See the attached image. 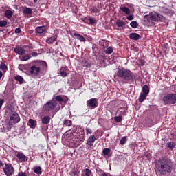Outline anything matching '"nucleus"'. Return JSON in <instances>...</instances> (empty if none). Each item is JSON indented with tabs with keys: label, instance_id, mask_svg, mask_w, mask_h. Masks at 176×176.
<instances>
[{
	"label": "nucleus",
	"instance_id": "obj_57",
	"mask_svg": "<svg viewBox=\"0 0 176 176\" xmlns=\"http://www.w3.org/2000/svg\"><path fill=\"white\" fill-rule=\"evenodd\" d=\"M102 176H109L108 173H104L103 174H102Z\"/></svg>",
	"mask_w": 176,
	"mask_h": 176
},
{
	"label": "nucleus",
	"instance_id": "obj_55",
	"mask_svg": "<svg viewBox=\"0 0 176 176\" xmlns=\"http://www.w3.org/2000/svg\"><path fill=\"white\" fill-rule=\"evenodd\" d=\"M3 76V73L2 71H0V79H2V77Z\"/></svg>",
	"mask_w": 176,
	"mask_h": 176
},
{
	"label": "nucleus",
	"instance_id": "obj_24",
	"mask_svg": "<svg viewBox=\"0 0 176 176\" xmlns=\"http://www.w3.org/2000/svg\"><path fill=\"white\" fill-rule=\"evenodd\" d=\"M74 36H76L78 41H80V42H85L86 41V38L83 37L82 35H80L78 33H74Z\"/></svg>",
	"mask_w": 176,
	"mask_h": 176
},
{
	"label": "nucleus",
	"instance_id": "obj_25",
	"mask_svg": "<svg viewBox=\"0 0 176 176\" xmlns=\"http://www.w3.org/2000/svg\"><path fill=\"white\" fill-rule=\"evenodd\" d=\"M124 115V111H121L120 114L119 115V116H116L114 118V120H116V122L117 123H120V122H122V116Z\"/></svg>",
	"mask_w": 176,
	"mask_h": 176
},
{
	"label": "nucleus",
	"instance_id": "obj_6",
	"mask_svg": "<svg viewBox=\"0 0 176 176\" xmlns=\"http://www.w3.org/2000/svg\"><path fill=\"white\" fill-rule=\"evenodd\" d=\"M164 105H173L176 104V94H168L163 98Z\"/></svg>",
	"mask_w": 176,
	"mask_h": 176
},
{
	"label": "nucleus",
	"instance_id": "obj_58",
	"mask_svg": "<svg viewBox=\"0 0 176 176\" xmlns=\"http://www.w3.org/2000/svg\"><path fill=\"white\" fill-rule=\"evenodd\" d=\"M131 148L133 149V151H134V146H133V145H131Z\"/></svg>",
	"mask_w": 176,
	"mask_h": 176
},
{
	"label": "nucleus",
	"instance_id": "obj_20",
	"mask_svg": "<svg viewBox=\"0 0 176 176\" xmlns=\"http://www.w3.org/2000/svg\"><path fill=\"white\" fill-rule=\"evenodd\" d=\"M28 124L31 129H35L36 127V121L30 119Z\"/></svg>",
	"mask_w": 176,
	"mask_h": 176
},
{
	"label": "nucleus",
	"instance_id": "obj_28",
	"mask_svg": "<svg viewBox=\"0 0 176 176\" xmlns=\"http://www.w3.org/2000/svg\"><path fill=\"white\" fill-rule=\"evenodd\" d=\"M0 28H8V21L1 20L0 21Z\"/></svg>",
	"mask_w": 176,
	"mask_h": 176
},
{
	"label": "nucleus",
	"instance_id": "obj_59",
	"mask_svg": "<svg viewBox=\"0 0 176 176\" xmlns=\"http://www.w3.org/2000/svg\"><path fill=\"white\" fill-rule=\"evenodd\" d=\"M23 67V65H19V68H21Z\"/></svg>",
	"mask_w": 176,
	"mask_h": 176
},
{
	"label": "nucleus",
	"instance_id": "obj_17",
	"mask_svg": "<svg viewBox=\"0 0 176 176\" xmlns=\"http://www.w3.org/2000/svg\"><path fill=\"white\" fill-rule=\"evenodd\" d=\"M16 157L21 160V162H27V156L23 154V153H18L16 154Z\"/></svg>",
	"mask_w": 176,
	"mask_h": 176
},
{
	"label": "nucleus",
	"instance_id": "obj_11",
	"mask_svg": "<svg viewBox=\"0 0 176 176\" xmlns=\"http://www.w3.org/2000/svg\"><path fill=\"white\" fill-rule=\"evenodd\" d=\"M87 107L91 108H97L98 107V100L96 98H91L87 102Z\"/></svg>",
	"mask_w": 176,
	"mask_h": 176
},
{
	"label": "nucleus",
	"instance_id": "obj_1",
	"mask_svg": "<svg viewBox=\"0 0 176 176\" xmlns=\"http://www.w3.org/2000/svg\"><path fill=\"white\" fill-rule=\"evenodd\" d=\"M174 164L173 161L168 157H162L160 160L156 162L155 168L161 175H167L173 172Z\"/></svg>",
	"mask_w": 176,
	"mask_h": 176
},
{
	"label": "nucleus",
	"instance_id": "obj_33",
	"mask_svg": "<svg viewBox=\"0 0 176 176\" xmlns=\"http://www.w3.org/2000/svg\"><path fill=\"white\" fill-rule=\"evenodd\" d=\"M15 80L19 82L20 85L24 82V78L21 76H16L14 77Z\"/></svg>",
	"mask_w": 176,
	"mask_h": 176
},
{
	"label": "nucleus",
	"instance_id": "obj_21",
	"mask_svg": "<svg viewBox=\"0 0 176 176\" xmlns=\"http://www.w3.org/2000/svg\"><path fill=\"white\" fill-rule=\"evenodd\" d=\"M175 142H168L166 143V148H168V149H170V151H173V149H174V148H175Z\"/></svg>",
	"mask_w": 176,
	"mask_h": 176
},
{
	"label": "nucleus",
	"instance_id": "obj_9",
	"mask_svg": "<svg viewBox=\"0 0 176 176\" xmlns=\"http://www.w3.org/2000/svg\"><path fill=\"white\" fill-rule=\"evenodd\" d=\"M21 120L20 116L17 112H12L10 116V124H16L19 123Z\"/></svg>",
	"mask_w": 176,
	"mask_h": 176
},
{
	"label": "nucleus",
	"instance_id": "obj_12",
	"mask_svg": "<svg viewBox=\"0 0 176 176\" xmlns=\"http://www.w3.org/2000/svg\"><path fill=\"white\" fill-rule=\"evenodd\" d=\"M46 31V26H38L35 28V33L36 35H39L41 36V35Z\"/></svg>",
	"mask_w": 176,
	"mask_h": 176
},
{
	"label": "nucleus",
	"instance_id": "obj_56",
	"mask_svg": "<svg viewBox=\"0 0 176 176\" xmlns=\"http://www.w3.org/2000/svg\"><path fill=\"white\" fill-rule=\"evenodd\" d=\"M85 66L89 67H90V63H85Z\"/></svg>",
	"mask_w": 176,
	"mask_h": 176
},
{
	"label": "nucleus",
	"instance_id": "obj_18",
	"mask_svg": "<svg viewBox=\"0 0 176 176\" xmlns=\"http://www.w3.org/2000/svg\"><path fill=\"white\" fill-rule=\"evenodd\" d=\"M130 39H132L133 41H138L141 36L138 33H131L129 35Z\"/></svg>",
	"mask_w": 176,
	"mask_h": 176
},
{
	"label": "nucleus",
	"instance_id": "obj_54",
	"mask_svg": "<svg viewBox=\"0 0 176 176\" xmlns=\"http://www.w3.org/2000/svg\"><path fill=\"white\" fill-rule=\"evenodd\" d=\"M3 166H5V164H3V162H2V161L0 160V168H2Z\"/></svg>",
	"mask_w": 176,
	"mask_h": 176
},
{
	"label": "nucleus",
	"instance_id": "obj_10",
	"mask_svg": "<svg viewBox=\"0 0 176 176\" xmlns=\"http://www.w3.org/2000/svg\"><path fill=\"white\" fill-rule=\"evenodd\" d=\"M29 73L33 76H38L41 74V67L39 66L33 65L30 68Z\"/></svg>",
	"mask_w": 176,
	"mask_h": 176
},
{
	"label": "nucleus",
	"instance_id": "obj_50",
	"mask_svg": "<svg viewBox=\"0 0 176 176\" xmlns=\"http://www.w3.org/2000/svg\"><path fill=\"white\" fill-rule=\"evenodd\" d=\"M20 32H21V29L20 28L15 29V34H20Z\"/></svg>",
	"mask_w": 176,
	"mask_h": 176
},
{
	"label": "nucleus",
	"instance_id": "obj_14",
	"mask_svg": "<svg viewBox=\"0 0 176 176\" xmlns=\"http://www.w3.org/2000/svg\"><path fill=\"white\" fill-rule=\"evenodd\" d=\"M94 142H96V136L94 135H91L87 141V145L89 146H93L94 145Z\"/></svg>",
	"mask_w": 176,
	"mask_h": 176
},
{
	"label": "nucleus",
	"instance_id": "obj_62",
	"mask_svg": "<svg viewBox=\"0 0 176 176\" xmlns=\"http://www.w3.org/2000/svg\"><path fill=\"white\" fill-rule=\"evenodd\" d=\"M0 32H3V30L0 29Z\"/></svg>",
	"mask_w": 176,
	"mask_h": 176
},
{
	"label": "nucleus",
	"instance_id": "obj_8",
	"mask_svg": "<svg viewBox=\"0 0 176 176\" xmlns=\"http://www.w3.org/2000/svg\"><path fill=\"white\" fill-rule=\"evenodd\" d=\"M3 171L6 176H13L14 174V167L12 164H4L3 166Z\"/></svg>",
	"mask_w": 176,
	"mask_h": 176
},
{
	"label": "nucleus",
	"instance_id": "obj_37",
	"mask_svg": "<svg viewBox=\"0 0 176 176\" xmlns=\"http://www.w3.org/2000/svg\"><path fill=\"white\" fill-rule=\"evenodd\" d=\"M106 54H112L113 53V47H109L106 49L105 50Z\"/></svg>",
	"mask_w": 176,
	"mask_h": 176
},
{
	"label": "nucleus",
	"instance_id": "obj_48",
	"mask_svg": "<svg viewBox=\"0 0 176 176\" xmlns=\"http://www.w3.org/2000/svg\"><path fill=\"white\" fill-rule=\"evenodd\" d=\"M126 19H127V20H130V21L134 20V15L131 14V15L126 16Z\"/></svg>",
	"mask_w": 176,
	"mask_h": 176
},
{
	"label": "nucleus",
	"instance_id": "obj_32",
	"mask_svg": "<svg viewBox=\"0 0 176 176\" xmlns=\"http://www.w3.org/2000/svg\"><path fill=\"white\" fill-rule=\"evenodd\" d=\"M25 14H32V9L31 8L25 7L23 10Z\"/></svg>",
	"mask_w": 176,
	"mask_h": 176
},
{
	"label": "nucleus",
	"instance_id": "obj_5",
	"mask_svg": "<svg viewBox=\"0 0 176 176\" xmlns=\"http://www.w3.org/2000/svg\"><path fill=\"white\" fill-rule=\"evenodd\" d=\"M164 20H166V18L157 12H152L149 14L144 16V21H148V23H152L153 21L163 22Z\"/></svg>",
	"mask_w": 176,
	"mask_h": 176
},
{
	"label": "nucleus",
	"instance_id": "obj_30",
	"mask_svg": "<svg viewBox=\"0 0 176 176\" xmlns=\"http://www.w3.org/2000/svg\"><path fill=\"white\" fill-rule=\"evenodd\" d=\"M146 97H148V95H146L145 94H140L139 96V102H144V100H146Z\"/></svg>",
	"mask_w": 176,
	"mask_h": 176
},
{
	"label": "nucleus",
	"instance_id": "obj_34",
	"mask_svg": "<svg viewBox=\"0 0 176 176\" xmlns=\"http://www.w3.org/2000/svg\"><path fill=\"white\" fill-rule=\"evenodd\" d=\"M92 174H93V173L91 172V170H90L89 168H85L84 170V175L85 176H91Z\"/></svg>",
	"mask_w": 176,
	"mask_h": 176
},
{
	"label": "nucleus",
	"instance_id": "obj_40",
	"mask_svg": "<svg viewBox=\"0 0 176 176\" xmlns=\"http://www.w3.org/2000/svg\"><path fill=\"white\" fill-rule=\"evenodd\" d=\"M64 124L66 126V127H71L72 126V122L71 120H65Z\"/></svg>",
	"mask_w": 176,
	"mask_h": 176
},
{
	"label": "nucleus",
	"instance_id": "obj_49",
	"mask_svg": "<svg viewBox=\"0 0 176 176\" xmlns=\"http://www.w3.org/2000/svg\"><path fill=\"white\" fill-rule=\"evenodd\" d=\"M18 176H27V173L25 172H19Z\"/></svg>",
	"mask_w": 176,
	"mask_h": 176
},
{
	"label": "nucleus",
	"instance_id": "obj_42",
	"mask_svg": "<svg viewBox=\"0 0 176 176\" xmlns=\"http://www.w3.org/2000/svg\"><path fill=\"white\" fill-rule=\"evenodd\" d=\"M14 125V124H10V122H9L8 124H7L6 126V130H8V131H10L12 130V127Z\"/></svg>",
	"mask_w": 176,
	"mask_h": 176
},
{
	"label": "nucleus",
	"instance_id": "obj_45",
	"mask_svg": "<svg viewBox=\"0 0 176 176\" xmlns=\"http://www.w3.org/2000/svg\"><path fill=\"white\" fill-rule=\"evenodd\" d=\"M96 22V19L94 18H89V24H91V25H94Z\"/></svg>",
	"mask_w": 176,
	"mask_h": 176
},
{
	"label": "nucleus",
	"instance_id": "obj_52",
	"mask_svg": "<svg viewBox=\"0 0 176 176\" xmlns=\"http://www.w3.org/2000/svg\"><path fill=\"white\" fill-rule=\"evenodd\" d=\"M3 102H5V100L3 99H0V109L2 108V105H3Z\"/></svg>",
	"mask_w": 176,
	"mask_h": 176
},
{
	"label": "nucleus",
	"instance_id": "obj_13",
	"mask_svg": "<svg viewBox=\"0 0 176 176\" xmlns=\"http://www.w3.org/2000/svg\"><path fill=\"white\" fill-rule=\"evenodd\" d=\"M68 67H62L60 69V76L63 78H65L66 76H68Z\"/></svg>",
	"mask_w": 176,
	"mask_h": 176
},
{
	"label": "nucleus",
	"instance_id": "obj_41",
	"mask_svg": "<svg viewBox=\"0 0 176 176\" xmlns=\"http://www.w3.org/2000/svg\"><path fill=\"white\" fill-rule=\"evenodd\" d=\"M31 58V55H24L22 56V61H28Z\"/></svg>",
	"mask_w": 176,
	"mask_h": 176
},
{
	"label": "nucleus",
	"instance_id": "obj_61",
	"mask_svg": "<svg viewBox=\"0 0 176 176\" xmlns=\"http://www.w3.org/2000/svg\"><path fill=\"white\" fill-rule=\"evenodd\" d=\"M34 2L36 3V2H38V0H34Z\"/></svg>",
	"mask_w": 176,
	"mask_h": 176
},
{
	"label": "nucleus",
	"instance_id": "obj_43",
	"mask_svg": "<svg viewBox=\"0 0 176 176\" xmlns=\"http://www.w3.org/2000/svg\"><path fill=\"white\" fill-rule=\"evenodd\" d=\"M90 11L93 12L95 14H97L98 13V9H97L96 7L93 6L90 8Z\"/></svg>",
	"mask_w": 176,
	"mask_h": 176
},
{
	"label": "nucleus",
	"instance_id": "obj_31",
	"mask_svg": "<svg viewBox=\"0 0 176 176\" xmlns=\"http://www.w3.org/2000/svg\"><path fill=\"white\" fill-rule=\"evenodd\" d=\"M100 46H103V47H108V45H109V41L102 40L99 42Z\"/></svg>",
	"mask_w": 176,
	"mask_h": 176
},
{
	"label": "nucleus",
	"instance_id": "obj_23",
	"mask_svg": "<svg viewBox=\"0 0 176 176\" xmlns=\"http://www.w3.org/2000/svg\"><path fill=\"white\" fill-rule=\"evenodd\" d=\"M142 91L143 94L148 96V94H149V87H148L146 85H144L142 88Z\"/></svg>",
	"mask_w": 176,
	"mask_h": 176
},
{
	"label": "nucleus",
	"instance_id": "obj_46",
	"mask_svg": "<svg viewBox=\"0 0 176 176\" xmlns=\"http://www.w3.org/2000/svg\"><path fill=\"white\" fill-rule=\"evenodd\" d=\"M70 175H72V176H79V173L77 170H72L70 173Z\"/></svg>",
	"mask_w": 176,
	"mask_h": 176
},
{
	"label": "nucleus",
	"instance_id": "obj_4",
	"mask_svg": "<svg viewBox=\"0 0 176 176\" xmlns=\"http://www.w3.org/2000/svg\"><path fill=\"white\" fill-rule=\"evenodd\" d=\"M60 109H61V107H60V104H58L54 99L48 101L43 107V112H50V111H54L55 113H57Z\"/></svg>",
	"mask_w": 176,
	"mask_h": 176
},
{
	"label": "nucleus",
	"instance_id": "obj_53",
	"mask_svg": "<svg viewBox=\"0 0 176 176\" xmlns=\"http://www.w3.org/2000/svg\"><path fill=\"white\" fill-rule=\"evenodd\" d=\"M32 56L33 57H37L38 56V52H32Z\"/></svg>",
	"mask_w": 176,
	"mask_h": 176
},
{
	"label": "nucleus",
	"instance_id": "obj_39",
	"mask_svg": "<svg viewBox=\"0 0 176 176\" xmlns=\"http://www.w3.org/2000/svg\"><path fill=\"white\" fill-rule=\"evenodd\" d=\"M130 25L132 28H137V27H138V23L135 21H133L131 22Z\"/></svg>",
	"mask_w": 176,
	"mask_h": 176
},
{
	"label": "nucleus",
	"instance_id": "obj_44",
	"mask_svg": "<svg viewBox=\"0 0 176 176\" xmlns=\"http://www.w3.org/2000/svg\"><path fill=\"white\" fill-rule=\"evenodd\" d=\"M39 65H43V67H45V68H47V63L45 60L40 61Z\"/></svg>",
	"mask_w": 176,
	"mask_h": 176
},
{
	"label": "nucleus",
	"instance_id": "obj_47",
	"mask_svg": "<svg viewBox=\"0 0 176 176\" xmlns=\"http://www.w3.org/2000/svg\"><path fill=\"white\" fill-rule=\"evenodd\" d=\"M85 130H86L87 134H92V133H93V131L91 129H90L89 128L87 127L85 129Z\"/></svg>",
	"mask_w": 176,
	"mask_h": 176
},
{
	"label": "nucleus",
	"instance_id": "obj_51",
	"mask_svg": "<svg viewBox=\"0 0 176 176\" xmlns=\"http://www.w3.org/2000/svg\"><path fill=\"white\" fill-rule=\"evenodd\" d=\"M82 21H83L84 23H86V24H89V19L85 18V19L82 20Z\"/></svg>",
	"mask_w": 176,
	"mask_h": 176
},
{
	"label": "nucleus",
	"instance_id": "obj_26",
	"mask_svg": "<svg viewBox=\"0 0 176 176\" xmlns=\"http://www.w3.org/2000/svg\"><path fill=\"white\" fill-rule=\"evenodd\" d=\"M116 25L118 28H122L124 25V21L120 19L117 20V21L116 22Z\"/></svg>",
	"mask_w": 176,
	"mask_h": 176
},
{
	"label": "nucleus",
	"instance_id": "obj_16",
	"mask_svg": "<svg viewBox=\"0 0 176 176\" xmlns=\"http://www.w3.org/2000/svg\"><path fill=\"white\" fill-rule=\"evenodd\" d=\"M14 52L19 54V56H23V54H25V50L23 47H15Z\"/></svg>",
	"mask_w": 176,
	"mask_h": 176
},
{
	"label": "nucleus",
	"instance_id": "obj_2",
	"mask_svg": "<svg viewBox=\"0 0 176 176\" xmlns=\"http://www.w3.org/2000/svg\"><path fill=\"white\" fill-rule=\"evenodd\" d=\"M81 142L82 140H80L78 133L76 132H67V133L63 134L62 137V142L63 145H66V146L76 147Z\"/></svg>",
	"mask_w": 176,
	"mask_h": 176
},
{
	"label": "nucleus",
	"instance_id": "obj_19",
	"mask_svg": "<svg viewBox=\"0 0 176 176\" xmlns=\"http://www.w3.org/2000/svg\"><path fill=\"white\" fill-rule=\"evenodd\" d=\"M41 122L43 124H49L50 123V116H44L41 120Z\"/></svg>",
	"mask_w": 176,
	"mask_h": 176
},
{
	"label": "nucleus",
	"instance_id": "obj_36",
	"mask_svg": "<svg viewBox=\"0 0 176 176\" xmlns=\"http://www.w3.org/2000/svg\"><path fill=\"white\" fill-rule=\"evenodd\" d=\"M120 9H121L122 12H123V13H125L126 14H130V9H129V8L122 7Z\"/></svg>",
	"mask_w": 176,
	"mask_h": 176
},
{
	"label": "nucleus",
	"instance_id": "obj_15",
	"mask_svg": "<svg viewBox=\"0 0 176 176\" xmlns=\"http://www.w3.org/2000/svg\"><path fill=\"white\" fill-rule=\"evenodd\" d=\"M58 36L57 34H55L51 37H48L46 38L45 42L46 43H48V45H52L54 42H56L57 40Z\"/></svg>",
	"mask_w": 176,
	"mask_h": 176
},
{
	"label": "nucleus",
	"instance_id": "obj_7",
	"mask_svg": "<svg viewBox=\"0 0 176 176\" xmlns=\"http://www.w3.org/2000/svg\"><path fill=\"white\" fill-rule=\"evenodd\" d=\"M54 101H55V102H59L60 108H64V107H65V104L68 102V96L64 95H57L54 96Z\"/></svg>",
	"mask_w": 176,
	"mask_h": 176
},
{
	"label": "nucleus",
	"instance_id": "obj_3",
	"mask_svg": "<svg viewBox=\"0 0 176 176\" xmlns=\"http://www.w3.org/2000/svg\"><path fill=\"white\" fill-rule=\"evenodd\" d=\"M114 78H121L124 83H130L133 79V72L124 68L118 69Z\"/></svg>",
	"mask_w": 176,
	"mask_h": 176
},
{
	"label": "nucleus",
	"instance_id": "obj_38",
	"mask_svg": "<svg viewBox=\"0 0 176 176\" xmlns=\"http://www.w3.org/2000/svg\"><path fill=\"white\" fill-rule=\"evenodd\" d=\"M126 142H127V137L124 136L121 138V140L120 141V145H124V144H126Z\"/></svg>",
	"mask_w": 176,
	"mask_h": 176
},
{
	"label": "nucleus",
	"instance_id": "obj_60",
	"mask_svg": "<svg viewBox=\"0 0 176 176\" xmlns=\"http://www.w3.org/2000/svg\"><path fill=\"white\" fill-rule=\"evenodd\" d=\"M30 49H34L32 45L29 46Z\"/></svg>",
	"mask_w": 176,
	"mask_h": 176
},
{
	"label": "nucleus",
	"instance_id": "obj_22",
	"mask_svg": "<svg viewBox=\"0 0 176 176\" xmlns=\"http://www.w3.org/2000/svg\"><path fill=\"white\" fill-rule=\"evenodd\" d=\"M13 16V12L10 10H7L5 12V16L10 20L12 19V16Z\"/></svg>",
	"mask_w": 176,
	"mask_h": 176
},
{
	"label": "nucleus",
	"instance_id": "obj_29",
	"mask_svg": "<svg viewBox=\"0 0 176 176\" xmlns=\"http://www.w3.org/2000/svg\"><path fill=\"white\" fill-rule=\"evenodd\" d=\"M34 173H35L38 175H41V174H42V168L41 166L34 167Z\"/></svg>",
	"mask_w": 176,
	"mask_h": 176
},
{
	"label": "nucleus",
	"instance_id": "obj_35",
	"mask_svg": "<svg viewBox=\"0 0 176 176\" xmlns=\"http://www.w3.org/2000/svg\"><path fill=\"white\" fill-rule=\"evenodd\" d=\"M102 153L106 156H111V150L109 148H104L102 151Z\"/></svg>",
	"mask_w": 176,
	"mask_h": 176
},
{
	"label": "nucleus",
	"instance_id": "obj_27",
	"mask_svg": "<svg viewBox=\"0 0 176 176\" xmlns=\"http://www.w3.org/2000/svg\"><path fill=\"white\" fill-rule=\"evenodd\" d=\"M0 69L1 71H3V72H6L8 71V66L6 64L3 62H1L0 64Z\"/></svg>",
	"mask_w": 176,
	"mask_h": 176
}]
</instances>
